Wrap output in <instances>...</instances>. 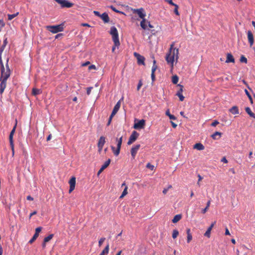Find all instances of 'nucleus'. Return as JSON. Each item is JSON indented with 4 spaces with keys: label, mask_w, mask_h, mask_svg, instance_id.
I'll list each match as a JSON object with an SVG mask.
<instances>
[{
    "label": "nucleus",
    "mask_w": 255,
    "mask_h": 255,
    "mask_svg": "<svg viewBox=\"0 0 255 255\" xmlns=\"http://www.w3.org/2000/svg\"><path fill=\"white\" fill-rule=\"evenodd\" d=\"M93 89V87L92 86H90V87H88L87 89V94H90L91 93L92 90Z\"/></svg>",
    "instance_id": "49"
},
{
    "label": "nucleus",
    "mask_w": 255,
    "mask_h": 255,
    "mask_svg": "<svg viewBox=\"0 0 255 255\" xmlns=\"http://www.w3.org/2000/svg\"><path fill=\"white\" fill-rule=\"evenodd\" d=\"M63 28L64 24L63 23L59 25L46 26V29L53 33H56L58 32L62 31H63Z\"/></svg>",
    "instance_id": "4"
},
{
    "label": "nucleus",
    "mask_w": 255,
    "mask_h": 255,
    "mask_svg": "<svg viewBox=\"0 0 255 255\" xmlns=\"http://www.w3.org/2000/svg\"><path fill=\"white\" fill-rule=\"evenodd\" d=\"M38 237V236L37 235H36L34 234L32 238L29 241L28 243L30 244H32L36 240Z\"/></svg>",
    "instance_id": "40"
},
{
    "label": "nucleus",
    "mask_w": 255,
    "mask_h": 255,
    "mask_svg": "<svg viewBox=\"0 0 255 255\" xmlns=\"http://www.w3.org/2000/svg\"><path fill=\"white\" fill-rule=\"evenodd\" d=\"M140 147V144H136V145L133 146L130 150V153L132 158L135 157L138 150Z\"/></svg>",
    "instance_id": "12"
},
{
    "label": "nucleus",
    "mask_w": 255,
    "mask_h": 255,
    "mask_svg": "<svg viewBox=\"0 0 255 255\" xmlns=\"http://www.w3.org/2000/svg\"><path fill=\"white\" fill-rule=\"evenodd\" d=\"M240 61L247 63L248 59H247L246 57L244 56V55H242L240 58Z\"/></svg>",
    "instance_id": "41"
},
{
    "label": "nucleus",
    "mask_w": 255,
    "mask_h": 255,
    "mask_svg": "<svg viewBox=\"0 0 255 255\" xmlns=\"http://www.w3.org/2000/svg\"><path fill=\"white\" fill-rule=\"evenodd\" d=\"M182 218V215L181 214H177L176 215L174 216V218L172 219V221L173 223H176L178 221H180Z\"/></svg>",
    "instance_id": "25"
},
{
    "label": "nucleus",
    "mask_w": 255,
    "mask_h": 255,
    "mask_svg": "<svg viewBox=\"0 0 255 255\" xmlns=\"http://www.w3.org/2000/svg\"><path fill=\"white\" fill-rule=\"evenodd\" d=\"M248 41L250 44V46H253L254 43V38L253 33L252 31H248L247 32Z\"/></svg>",
    "instance_id": "15"
},
{
    "label": "nucleus",
    "mask_w": 255,
    "mask_h": 255,
    "mask_svg": "<svg viewBox=\"0 0 255 255\" xmlns=\"http://www.w3.org/2000/svg\"><path fill=\"white\" fill-rule=\"evenodd\" d=\"M110 8H112V9H113V10L114 11H116L117 12V13H122V11H119V10H117V9H116V7H115V6H114V5H111L110 6Z\"/></svg>",
    "instance_id": "47"
},
{
    "label": "nucleus",
    "mask_w": 255,
    "mask_h": 255,
    "mask_svg": "<svg viewBox=\"0 0 255 255\" xmlns=\"http://www.w3.org/2000/svg\"><path fill=\"white\" fill-rule=\"evenodd\" d=\"M229 111L231 113L234 114V115L239 114V110L237 106H234L232 108L230 109Z\"/></svg>",
    "instance_id": "23"
},
{
    "label": "nucleus",
    "mask_w": 255,
    "mask_h": 255,
    "mask_svg": "<svg viewBox=\"0 0 255 255\" xmlns=\"http://www.w3.org/2000/svg\"><path fill=\"white\" fill-rule=\"evenodd\" d=\"M101 18L105 22V23H108L110 21V18L108 13L104 12L101 14Z\"/></svg>",
    "instance_id": "17"
},
{
    "label": "nucleus",
    "mask_w": 255,
    "mask_h": 255,
    "mask_svg": "<svg viewBox=\"0 0 255 255\" xmlns=\"http://www.w3.org/2000/svg\"><path fill=\"white\" fill-rule=\"evenodd\" d=\"M63 36V34L62 33L58 34H57L55 36V39L58 38L59 37H61V36Z\"/></svg>",
    "instance_id": "64"
},
{
    "label": "nucleus",
    "mask_w": 255,
    "mask_h": 255,
    "mask_svg": "<svg viewBox=\"0 0 255 255\" xmlns=\"http://www.w3.org/2000/svg\"><path fill=\"white\" fill-rule=\"evenodd\" d=\"M145 125V121L144 119H141L133 125V128L134 129H142L144 128Z\"/></svg>",
    "instance_id": "9"
},
{
    "label": "nucleus",
    "mask_w": 255,
    "mask_h": 255,
    "mask_svg": "<svg viewBox=\"0 0 255 255\" xmlns=\"http://www.w3.org/2000/svg\"><path fill=\"white\" fill-rule=\"evenodd\" d=\"M105 240H106L105 238H101L99 240V246L102 245L103 243H104V241H105Z\"/></svg>",
    "instance_id": "45"
},
{
    "label": "nucleus",
    "mask_w": 255,
    "mask_h": 255,
    "mask_svg": "<svg viewBox=\"0 0 255 255\" xmlns=\"http://www.w3.org/2000/svg\"><path fill=\"white\" fill-rule=\"evenodd\" d=\"M219 122L217 121V120H215V121L212 122L211 126H212V127H216V126H217V125L219 124Z\"/></svg>",
    "instance_id": "51"
},
{
    "label": "nucleus",
    "mask_w": 255,
    "mask_h": 255,
    "mask_svg": "<svg viewBox=\"0 0 255 255\" xmlns=\"http://www.w3.org/2000/svg\"><path fill=\"white\" fill-rule=\"evenodd\" d=\"M225 235H230V231L228 228H225Z\"/></svg>",
    "instance_id": "59"
},
{
    "label": "nucleus",
    "mask_w": 255,
    "mask_h": 255,
    "mask_svg": "<svg viewBox=\"0 0 255 255\" xmlns=\"http://www.w3.org/2000/svg\"><path fill=\"white\" fill-rule=\"evenodd\" d=\"M179 58L178 48H174V43H172L170 48L167 54L165 56V60L167 63L170 64L171 67H173L174 61H177Z\"/></svg>",
    "instance_id": "2"
},
{
    "label": "nucleus",
    "mask_w": 255,
    "mask_h": 255,
    "mask_svg": "<svg viewBox=\"0 0 255 255\" xmlns=\"http://www.w3.org/2000/svg\"><path fill=\"white\" fill-rule=\"evenodd\" d=\"M90 61H87V62H85V63H83L82 65V66H87V65H88V64H90Z\"/></svg>",
    "instance_id": "62"
},
{
    "label": "nucleus",
    "mask_w": 255,
    "mask_h": 255,
    "mask_svg": "<svg viewBox=\"0 0 255 255\" xmlns=\"http://www.w3.org/2000/svg\"><path fill=\"white\" fill-rule=\"evenodd\" d=\"M98 151L99 152H101V151H102L103 148L99 145L98 142Z\"/></svg>",
    "instance_id": "63"
},
{
    "label": "nucleus",
    "mask_w": 255,
    "mask_h": 255,
    "mask_svg": "<svg viewBox=\"0 0 255 255\" xmlns=\"http://www.w3.org/2000/svg\"><path fill=\"white\" fill-rule=\"evenodd\" d=\"M198 181L197 182V184H198V185L200 186V182L201 180H202V179H203V177H202L201 175H198Z\"/></svg>",
    "instance_id": "48"
},
{
    "label": "nucleus",
    "mask_w": 255,
    "mask_h": 255,
    "mask_svg": "<svg viewBox=\"0 0 255 255\" xmlns=\"http://www.w3.org/2000/svg\"><path fill=\"white\" fill-rule=\"evenodd\" d=\"M187 243H190L191 240L192 239V235L190 233V229H188L187 230Z\"/></svg>",
    "instance_id": "28"
},
{
    "label": "nucleus",
    "mask_w": 255,
    "mask_h": 255,
    "mask_svg": "<svg viewBox=\"0 0 255 255\" xmlns=\"http://www.w3.org/2000/svg\"><path fill=\"white\" fill-rule=\"evenodd\" d=\"M222 132H221V131H215L211 135V137L215 140H217V139H219L222 136Z\"/></svg>",
    "instance_id": "20"
},
{
    "label": "nucleus",
    "mask_w": 255,
    "mask_h": 255,
    "mask_svg": "<svg viewBox=\"0 0 255 255\" xmlns=\"http://www.w3.org/2000/svg\"><path fill=\"white\" fill-rule=\"evenodd\" d=\"M245 92L246 94H247V96L248 97L249 99L251 101V103H253V98L251 96V94H250L249 92H248V90H246V89L245 90Z\"/></svg>",
    "instance_id": "39"
},
{
    "label": "nucleus",
    "mask_w": 255,
    "mask_h": 255,
    "mask_svg": "<svg viewBox=\"0 0 255 255\" xmlns=\"http://www.w3.org/2000/svg\"><path fill=\"white\" fill-rule=\"evenodd\" d=\"M193 148L197 149V150H204L205 147L201 142H197L194 144Z\"/></svg>",
    "instance_id": "22"
},
{
    "label": "nucleus",
    "mask_w": 255,
    "mask_h": 255,
    "mask_svg": "<svg viewBox=\"0 0 255 255\" xmlns=\"http://www.w3.org/2000/svg\"><path fill=\"white\" fill-rule=\"evenodd\" d=\"M142 83L141 81H140L137 86V90H139V89H140L141 87L142 86Z\"/></svg>",
    "instance_id": "52"
},
{
    "label": "nucleus",
    "mask_w": 255,
    "mask_h": 255,
    "mask_svg": "<svg viewBox=\"0 0 255 255\" xmlns=\"http://www.w3.org/2000/svg\"><path fill=\"white\" fill-rule=\"evenodd\" d=\"M133 13H136L137 14L138 16L140 17L142 19L143 17H145L146 13L143 9V8H138L137 9H133L132 10Z\"/></svg>",
    "instance_id": "8"
},
{
    "label": "nucleus",
    "mask_w": 255,
    "mask_h": 255,
    "mask_svg": "<svg viewBox=\"0 0 255 255\" xmlns=\"http://www.w3.org/2000/svg\"><path fill=\"white\" fill-rule=\"evenodd\" d=\"M133 55L136 57L138 64H142L143 65H144L145 58L144 56H142V55H141L140 54H138L136 52H134Z\"/></svg>",
    "instance_id": "7"
},
{
    "label": "nucleus",
    "mask_w": 255,
    "mask_h": 255,
    "mask_svg": "<svg viewBox=\"0 0 255 255\" xmlns=\"http://www.w3.org/2000/svg\"><path fill=\"white\" fill-rule=\"evenodd\" d=\"M122 140H123V137H119V138H118V137H117L116 138V141L117 142V148H116L115 147H114V146H111V148L113 151V153L115 155H116V156H118L119 154H120L121 145L122 144Z\"/></svg>",
    "instance_id": "5"
},
{
    "label": "nucleus",
    "mask_w": 255,
    "mask_h": 255,
    "mask_svg": "<svg viewBox=\"0 0 255 255\" xmlns=\"http://www.w3.org/2000/svg\"><path fill=\"white\" fill-rule=\"evenodd\" d=\"M165 114L166 116H168L169 117V118H170V111L169 110V109L168 110L166 111Z\"/></svg>",
    "instance_id": "61"
},
{
    "label": "nucleus",
    "mask_w": 255,
    "mask_h": 255,
    "mask_svg": "<svg viewBox=\"0 0 255 255\" xmlns=\"http://www.w3.org/2000/svg\"><path fill=\"white\" fill-rule=\"evenodd\" d=\"M178 81H179V77H178V75H173L172 77V82L173 84H177Z\"/></svg>",
    "instance_id": "31"
},
{
    "label": "nucleus",
    "mask_w": 255,
    "mask_h": 255,
    "mask_svg": "<svg viewBox=\"0 0 255 255\" xmlns=\"http://www.w3.org/2000/svg\"><path fill=\"white\" fill-rule=\"evenodd\" d=\"M178 86L180 87L179 90L177 91L176 93V95L179 98V100L180 101H183L185 99V97H184L183 95H182V92L183 91V86L182 85H178Z\"/></svg>",
    "instance_id": "13"
},
{
    "label": "nucleus",
    "mask_w": 255,
    "mask_h": 255,
    "mask_svg": "<svg viewBox=\"0 0 255 255\" xmlns=\"http://www.w3.org/2000/svg\"><path fill=\"white\" fill-rule=\"evenodd\" d=\"M204 236H205L206 237H207L208 238H210V237L211 236V228H210V226L209 227L208 229L205 232V233L204 234Z\"/></svg>",
    "instance_id": "36"
},
{
    "label": "nucleus",
    "mask_w": 255,
    "mask_h": 255,
    "mask_svg": "<svg viewBox=\"0 0 255 255\" xmlns=\"http://www.w3.org/2000/svg\"><path fill=\"white\" fill-rule=\"evenodd\" d=\"M147 20H146L145 17H143L142 19L141 20V21L140 23V26L144 30H145V29H147V28L148 23H147Z\"/></svg>",
    "instance_id": "18"
},
{
    "label": "nucleus",
    "mask_w": 255,
    "mask_h": 255,
    "mask_svg": "<svg viewBox=\"0 0 255 255\" xmlns=\"http://www.w3.org/2000/svg\"><path fill=\"white\" fill-rule=\"evenodd\" d=\"M111 163V159L110 158H109L108 160L105 162L104 164L102 165L103 169L104 170L106 167H108L109 165Z\"/></svg>",
    "instance_id": "32"
},
{
    "label": "nucleus",
    "mask_w": 255,
    "mask_h": 255,
    "mask_svg": "<svg viewBox=\"0 0 255 255\" xmlns=\"http://www.w3.org/2000/svg\"><path fill=\"white\" fill-rule=\"evenodd\" d=\"M69 183L70 185V189L69 190V193H71V192L73 191L74 189L75 188L76 183V178L73 177L71 178Z\"/></svg>",
    "instance_id": "11"
},
{
    "label": "nucleus",
    "mask_w": 255,
    "mask_h": 255,
    "mask_svg": "<svg viewBox=\"0 0 255 255\" xmlns=\"http://www.w3.org/2000/svg\"><path fill=\"white\" fill-rule=\"evenodd\" d=\"M173 5L175 6V8L174 9V12L176 14H177V15H179V14H180V13L178 11V5H177V4H175V3H174V4Z\"/></svg>",
    "instance_id": "37"
},
{
    "label": "nucleus",
    "mask_w": 255,
    "mask_h": 255,
    "mask_svg": "<svg viewBox=\"0 0 255 255\" xmlns=\"http://www.w3.org/2000/svg\"><path fill=\"white\" fill-rule=\"evenodd\" d=\"M156 60L155 59H153V66L151 68V77L152 79V83L155 80L156 76L155 74V71L157 69V66L156 65Z\"/></svg>",
    "instance_id": "10"
},
{
    "label": "nucleus",
    "mask_w": 255,
    "mask_h": 255,
    "mask_svg": "<svg viewBox=\"0 0 255 255\" xmlns=\"http://www.w3.org/2000/svg\"><path fill=\"white\" fill-rule=\"evenodd\" d=\"M36 213H37V212H36V211H33L32 213H31L30 214V215H29V219H30V218H31V217L32 216H33V215H34L36 214Z\"/></svg>",
    "instance_id": "60"
},
{
    "label": "nucleus",
    "mask_w": 255,
    "mask_h": 255,
    "mask_svg": "<svg viewBox=\"0 0 255 255\" xmlns=\"http://www.w3.org/2000/svg\"><path fill=\"white\" fill-rule=\"evenodd\" d=\"M10 146L12 150V154L13 156L14 154V143L13 142H12V143L11 142H9Z\"/></svg>",
    "instance_id": "44"
},
{
    "label": "nucleus",
    "mask_w": 255,
    "mask_h": 255,
    "mask_svg": "<svg viewBox=\"0 0 255 255\" xmlns=\"http://www.w3.org/2000/svg\"><path fill=\"white\" fill-rule=\"evenodd\" d=\"M41 93V91L37 88H33L32 91V94L34 96L39 95Z\"/></svg>",
    "instance_id": "27"
},
{
    "label": "nucleus",
    "mask_w": 255,
    "mask_h": 255,
    "mask_svg": "<svg viewBox=\"0 0 255 255\" xmlns=\"http://www.w3.org/2000/svg\"><path fill=\"white\" fill-rule=\"evenodd\" d=\"M178 235H179V231L177 230V229H174V230L172 232V238H177Z\"/></svg>",
    "instance_id": "38"
},
{
    "label": "nucleus",
    "mask_w": 255,
    "mask_h": 255,
    "mask_svg": "<svg viewBox=\"0 0 255 255\" xmlns=\"http://www.w3.org/2000/svg\"><path fill=\"white\" fill-rule=\"evenodd\" d=\"M211 204V200H209V201L207 202V205L206 206V207H205L202 210V212L203 214H205V213L207 212V211L208 210V208L210 207Z\"/></svg>",
    "instance_id": "29"
},
{
    "label": "nucleus",
    "mask_w": 255,
    "mask_h": 255,
    "mask_svg": "<svg viewBox=\"0 0 255 255\" xmlns=\"http://www.w3.org/2000/svg\"><path fill=\"white\" fill-rule=\"evenodd\" d=\"M5 47H4V45H2L0 47V53H1L3 52L4 48Z\"/></svg>",
    "instance_id": "53"
},
{
    "label": "nucleus",
    "mask_w": 255,
    "mask_h": 255,
    "mask_svg": "<svg viewBox=\"0 0 255 255\" xmlns=\"http://www.w3.org/2000/svg\"><path fill=\"white\" fill-rule=\"evenodd\" d=\"M94 14H95V15H97V16L101 17V14L100 13V12H99V11H94Z\"/></svg>",
    "instance_id": "55"
},
{
    "label": "nucleus",
    "mask_w": 255,
    "mask_h": 255,
    "mask_svg": "<svg viewBox=\"0 0 255 255\" xmlns=\"http://www.w3.org/2000/svg\"><path fill=\"white\" fill-rule=\"evenodd\" d=\"M226 62H235V58L234 57L233 54H230V53H228L227 55V59L225 61Z\"/></svg>",
    "instance_id": "19"
},
{
    "label": "nucleus",
    "mask_w": 255,
    "mask_h": 255,
    "mask_svg": "<svg viewBox=\"0 0 255 255\" xmlns=\"http://www.w3.org/2000/svg\"><path fill=\"white\" fill-rule=\"evenodd\" d=\"M169 119L176 120L177 119H176L175 116L172 115V114H171V113H170V116H169Z\"/></svg>",
    "instance_id": "54"
},
{
    "label": "nucleus",
    "mask_w": 255,
    "mask_h": 255,
    "mask_svg": "<svg viewBox=\"0 0 255 255\" xmlns=\"http://www.w3.org/2000/svg\"><path fill=\"white\" fill-rule=\"evenodd\" d=\"M128 187L127 185H126V187H125L123 193H122L121 196H120V199H122V198H124V197L125 196V195H126V194H128Z\"/></svg>",
    "instance_id": "30"
},
{
    "label": "nucleus",
    "mask_w": 255,
    "mask_h": 255,
    "mask_svg": "<svg viewBox=\"0 0 255 255\" xmlns=\"http://www.w3.org/2000/svg\"><path fill=\"white\" fill-rule=\"evenodd\" d=\"M121 106V103L120 101L117 102L116 104L114 107L113 110L112 111V116H113V117L115 116L116 114H117L119 110H120Z\"/></svg>",
    "instance_id": "14"
},
{
    "label": "nucleus",
    "mask_w": 255,
    "mask_h": 255,
    "mask_svg": "<svg viewBox=\"0 0 255 255\" xmlns=\"http://www.w3.org/2000/svg\"><path fill=\"white\" fill-rule=\"evenodd\" d=\"M110 34L112 35V39L114 43V45L112 47V51H114L116 47L120 46V41L119 38V33L117 27H112L110 29Z\"/></svg>",
    "instance_id": "3"
},
{
    "label": "nucleus",
    "mask_w": 255,
    "mask_h": 255,
    "mask_svg": "<svg viewBox=\"0 0 255 255\" xmlns=\"http://www.w3.org/2000/svg\"><path fill=\"white\" fill-rule=\"evenodd\" d=\"M245 111L249 116H250L251 117H253V118H255V113H253L250 108H249V107L246 108Z\"/></svg>",
    "instance_id": "24"
},
{
    "label": "nucleus",
    "mask_w": 255,
    "mask_h": 255,
    "mask_svg": "<svg viewBox=\"0 0 255 255\" xmlns=\"http://www.w3.org/2000/svg\"><path fill=\"white\" fill-rule=\"evenodd\" d=\"M109 251V245H107L100 255H107Z\"/></svg>",
    "instance_id": "26"
},
{
    "label": "nucleus",
    "mask_w": 255,
    "mask_h": 255,
    "mask_svg": "<svg viewBox=\"0 0 255 255\" xmlns=\"http://www.w3.org/2000/svg\"><path fill=\"white\" fill-rule=\"evenodd\" d=\"M139 134L138 132L136 131H132L131 134L129 136L128 141V144L130 145V144H132V143L134 142L135 140H136L138 136H139Z\"/></svg>",
    "instance_id": "6"
},
{
    "label": "nucleus",
    "mask_w": 255,
    "mask_h": 255,
    "mask_svg": "<svg viewBox=\"0 0 255 255\" xmlns=\"http://www.w3.org/2000/svg\"><path fill=\"white\" fill-rule=\"evenodd\" d=\"M88 69L89 70H91V69H96V66L95 65H89Z\"/></svg>",
    "instance_id": "50"
},
{
    "label": "nucleus",
    "mask_w": 255,
    "mask_h": 255,
    "mask_svg": "<svg viewBox=\"0 0 255 255\" xmlns=\"http://www.w3.org/2000/svg\"><path fill=\"white\" fill-rule=\"evenodd\" d=\"M74 4V3L70 2L69 0H65V7H67L69 8V7H72Z\"/></svg>",
    "instance_id": "35"
},
{
    "label": "nucleus",
    "mask_w": 255,
    "mask_h": 255,
    "mask_svg": "<svg viewBox=\"0 0 255 255\" xmlns=\"http://www.w3.org/2000/svg\"><path fill=\"white\" fill-rule=\"evenodd\" d=\"M171 125H172V126L174 128H176V127H177V124H175V123H174V122L171 121Z\"/></svg>",
    "instance_id": "58"
},
{
    "label": "nucleus",
    "mask_w": 255,
    "mask_h": 255,
    "mask_svg": "<svg viewBox=\"0 0 255 255\" xmlns=\"http://www.w3.org/2000/svg\"><path fill=\"white\" fill-rule=\"evenodd\" d=\"M16 125H17V120L16 119L15 120V124L14 126L13 127L12 129L10 131V134H9V142H11V143H12V142H13V136L14 133V132L15 131V129H16Z\"/></svg>",
    "instance_id": "16"
},
{
    "label": "nucleus",
    "mask_w": 255,
    "mask_h": 255,
    "mask_svg": "<svg viewBox=\"0 0 255 255\" xmlns=\"http://www.w3.org/2000/svg\"><path fill=\"white\" fill-rule=\"evenodd\" d=\"M113 118V117H112V114L110 116L109 120H108V123H107V125L108 126H109V125L111 124Z\"/></svg>",
    "instance_id": "46"
},
{
    "label": "nucleus",
    "mask_w": 255,
    "mask_h": 255,
    "mask_svg": "<svg viewBox=\"0 0 255 255\" xmlns=\"http://www.w3.org/2000/svg\"><path fill=\"white\" fill-rule=\"evenodd\" d=\"M27 200H29V201H33V198L31 196L29 195L28 196H27V198H26Z\"/></svg>",
    "instance_id": "57"
},
{
    "label": "nucleus",
    "mask_w": 255,
    "mask_h": 255,
    "mask_svg": "<svg viewBox=\"0 0 255 255\" xmlns=\"http://www.w3.org/2000/svg\"><path fill=\"white\" fill-rule=\"evenodd\" d=\"M106 142V137H104V136H101L100 138L99 139L98 143L100 145L102 148H103L104 144Z\"/></svg>",
    "instance_id": "21"
},
{
    "label": "nucleus",
    "mask_w": 255,
    "mask_h": 255,
    "mask_svg": "<svg viewBox=\"0 0 255 255\" xmlns=\"http://www.w3.org/2000/svg\"><path fill=\"white\" fill-rule=\"evenodd\" d=\"M18 14H19V12H16V13L12 14H7L8 20H12L13 18H14L15 17H16L17 15H18Z\"/></svg>",
    "instance_id": "33"
},
{
    "label": "nucleus",
    "mask_w": 255,
    "mask_h": 255,
    "mask_svg": "<svg viewBox=\"0 0 255 255\" xmlns=\"http://www.w3.org/2000/svg\"><path fill=\"white\" fill-rule=\"evenodd\" d=\"M41 229H42V228L41 227H38L37 228H36L35 229V234L36 235L37 234V235L38 236H39V233L41 232Z\"/></svg>",
    "instance_id": "43"
},
{
    "label": "nucleus",
    "mask_w": 255,
    "mask_h": 255,
    "mask_svg": "<svg viewBox=\"0 0 255 255\" xmlns=\"http://www.w3.org/2000/svg\"><path fill=\"white\" fill-rule=\"evenodd\" d=\"M146 167H147L148 168H149V169H151V170H153L154 168V166L153 164H150V163H148L146 164Z\"/></svg>",
    "instance_id": "42"
},
{
    "label": "nucleus",
    "mask_w": 255,
    "mask_h": 255,
    "mask_svg": "<svg viewBox=\"0 0 255 255\" xmlns=\"http://www.w3.org/2000/svg\"><path fill=\"white\" fill-rule=\"evenodd\" d=\"M53 237V235L50 234L49 236H48L47 237H45L43 241H44L45 243H47V242H49V241H50L52 239Z\"/></svg>",
    "instance_id": "34"
},
{
    "label": "nucleus",
    "mask_w": 255,
    "mask_h": 255,
    "mask_svg": "<svg viewBox=\"0 0 255 255\" xmlns=\"http://www.w3.org/2000/svg\"><path fill=\"white\" fill-rule=\"evenodd\" d=\"M165 0L166 1L170 4H171L172 5H173V4H174V3L173 2L172 0Z\"/></svg>",
    "instance_id": "56"
},
{
    "label": "nucleus",
    "mask_w": 255,
    "mask_h": 255,
    "mask_svg": "<svg viewBox=\"0 0 255 255\" xmlns=\"http://www.w3.org/2000/svg\"><path fill=\"white\" fill-rule=\"evenodd\" d=\"M6 68L4 65L0 66L1 76L0 77V95H1L6 88V81L10 77L11 71L7 63L6 64Z\"/></svg>",
    "instance_id": "1"
}]
</instances>
